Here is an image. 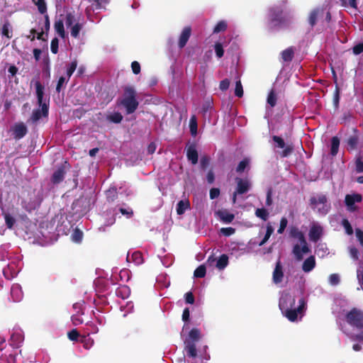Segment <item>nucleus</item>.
<instances>
[{
    "label": "nucleus",
    "mask_w": 363,
    "mask_h": 363,
    "mask_svg": "<svg viewBox=\"0 0 363 363\" xmlns=\"http://www.w3.org/2000/svg\"><path fill=\"white\" fill-rule=\"evenodd\" d=\"M288 5L287 0H281L277 4L270 7L268 11V28L274 30L289 27L292 23L293 16L289 12H285Z\"/></svg>",
    "instance_id": "1"
},
{
    "label": "nucleus",
    "mask_w": 363,
    "mask_h": 363,
    "mask_svg": "<svg viewBox=\"0 0 363 363\" xmlns=\"http://www.w3.org/2000/svg\"><path fill=\"white\" fill-rule=\"evenodd\" d=\"M123 99L120 101V104L125 108L127 114L134 113L139 105L136 99V91L133 86H127L123 89Z\"/></svg>",
    "instance_id": "2"
},
{
    "label": "nucleus",
    "mask_w": 363,
    "mask_h": 363,
    "mask_svg": "<svg viewBox=\"0 0 363 363\" xmlns=\"http://www.w3.org/2000/svg\"><path fill=\"white\" fill-rule=\"evenodd\" d=\"M348 324L359 329H363V311L356 308H352L346 315Z\"/></svg>",
    "instance_id": "3"
},
{
    "label": "nucleus",
    "mask_w": 363,
    "mask_h": 363,
    "mask_svg": "<svg viewBox=\"0 0 363 363\" xmlns=\"http://www.w3.org/2000/svg\"><path fill=\"white\" fill-rule=\"evenodd\" d=\"M306 307V301L303 298H301L298 301V306L297 308H293L291 309L286 310L281 312L283 315L291 322L297 320L298 315H303V312Z\"/></svg>",
    "instance_id": "4"
},
{
    "label": "nucleus",
    "mask_w": 363,
    "mask_h": 363,
    "mask_svg": "<svg viewBox=\"0 0 363 363\" xmlns=\"http://www.w3.org/2000/svg\"><path fill=\"white\" fill-rule=\"evenodd\" d=\"M327 198L325 195H319L318 197L313 196L310 199V205L313 208H317L318 212L322 215H325L328 212L327 206Z\"/></svg>",
    "instance_id": "5"
},
{
    "label": "nucleus",
    "mask_w": 363,
    "mask_h": 363,
    "mask_svg": "<svg viewBox=\"0 0 363 363\" xmlns=\"http://www.w3.org/2000/svg\"><path fill=\"white\" fill-rule=\"evenodd\" d=\"M296 298L289 293L282 294L279 299V306L281 312L295 308Z\"/></svg>",
    "instance_id": "6"
},
{
    "label": "nucleus",
    "mask_w": 363,
    "mask_h": 363,
    "mask_svg": "<svg viewBox=\"0 0 363 363\" xmlns=\"http://www.w3.org/2000/svg\"><path fill=\"white\" fill-rule=\"evenodd\" d=\"M272 140L276 143L277 147L284 149L281 153V156L282 157H287L293 152L294 145L292 144H288L286 145L282 138L277 135H273Z\"/></svg>",
    "instance_id": "7"
},
{
    "label": "nucleus",
    "mask_w": 363,
    "mask_h": 363,
    "mask_svg": "<svg viewBox=\"0 0 363 363\" xmlns=\"http://www.w3.org/2000/svg\"><path fill=\"white\" fill-rule=\"evenodd\" d=\"M41 108H36L33 111L30 120L35 123L42 117H48L49 113V104H38Z\"/></svg>",
    "instance_id": "8"
},
{
    "label": "nucleus",
    "mask_w": 363,
    "mask_h": 363,
    "mask_svg": "<svg viewBox=\"0 0 363 363\" xmlns=\"http://www.w3.org/2000/svg\"><path fill=\"white\" fill-rule=\"evenodd\" d=\"M300 243L301 245V247L298 244H296L293 247V250H292L293 254L294 255L296 259L298 261H301L303 259V254H307L311 252V250L308 247L306 240H305V242H300Z\"/></svg>",
    "instance_id": "9"
},
{
    "label": "nucleus",
    "mask_w": 363,
    "mask_h": 363,
    "mask_svg": "<svg viewBox=\"0 0 363 363\" xmlns=\"http://www.w3.org/2000/svg\"><path fill=\"white\" fill-rule=\"evenodd\" d=\"M12 135L13 138L18 140L23 138L28 133L26 125L23 123H16L11 128Z\"/></svg>",
    "instance_id": "10"
},
{
    "label": "nucleus",
    "mask_w": 363,
    "mask_h": 363,
    "mask_svg": "<svg viewBox=\"0 0 363 363\" xmlns=\"http://www.w3.org/2000/svg\"><path fill=\"white\" fill-rule=\"evenodd\" d=\"M324 14V9L323 7H317L311 11L308 21L310 26L313 28L319 17L323 16Z\"/></svg>",
    "instance_id": "11"
},
{
    "label": "nucleus",
    "mask_w": 363,
    "mask_h": 363,
    "mask_svg": "<svg viewBox=\"0 0 363 363\" xmlns=\"http://www.w3.org/2000/svg\"><path fill=\"white\" fill-rule=\"evenodd\" d=\"M362 201V196L359 194H347L345 199V204L350 211L355 209V203H360Z\"/></svg>",
    "instance_id": "12"
},
{
    "label": "nucleus",
    "mask_w": 363,
    "mask_h": 363,
    "mask_svg": "<svg viewBox=\"0 0 363 363\" xmlns=\"http://www.w3.org/2000/svg\"><path fill=\"white\" fill-rule=\"evenodd\" d=\"M186 157L189 162L194 165L198 163L199 154L196 150V145L191 144L186 147Z\"/></svg>",
    "instance_id": "13"
},
{
    "label": "nucleus",
    "mask_w": 363,
    "mask_h": 363,
    "mask_svg": "<svg viewBox=\"0 0 363 363\" xmlns=\"http://www.w3.org/2000/svg\"><path fill=\"white\" fill-rule=\"evenodd\" d=\"M323 235V228L319 225L313 224L309 230V239L313 242H318Z\"/></svg>",
    "instance_id": "14"
},
{
    "label": "nucleus",
    "mask_w": 363,
    "mask_h": 363,
    "mask_svg": "<svg viewBox=\"0 0 363 363\" xmlns=\"http://www.w3.org/2000/svg\"><path fill=\"white\" fill-rule=\"evenodd\" d=\"M235 181L237 183V188L235 190L236 193L238 194H244L249 191L250 188V184L247 179H243L237 177Z\"/></svg>",
    "instance_id": "15"
},
{
    "label": "nucleus",
    "mask_w": 363,
    "mask_h": 363,
    "mask_svg": "<svg viewBox=\"0 0 363 363\" xmlns=\"http://www.w3.org/2000/svg\"><path fill=\"white\" fill-rule=\"evenodd\" d=\"M284 277L283 267L281 261L279 259L273 272V281L275 284H279L282 281Z\"/></svg>",
    "instance_id": "16"
},
{
    "label": "nucleus",
    "mask_w": 363,
    "mask_h": 363,
    "mask_svg": "<svg viewBox=\"0 0 363 363\" xmlns=\"http://www.w3.org/2000/svg\"><path fill=\"white\" fill-rule=\"evenodd\" d=\"M191 34V28L190 26L185 27L179 36L178 46L180 49L183 48L187 43Z\"/></svg>",
    "instance_id": "17"
},
{
    "label": "nucleus",
    "mask_w": 363,
    "mask_h": 363,
    "mask_svg": "<svg viewBox=\"0 0 363 363\" xmlns=\"http://www.w3.org/2000/svg\"><path fill=\"white\" fill-rule=\"evenodd\" d=\"M65 166H60L57 168L56 171L54 172V173L52 175L51 177V182L55 184H57L62 182L65 178Z\"/></svg>",
    "instance_id": "18"
},
{
    "label": "nucleus",
    "mask_w": 363,
    "mask_h": 363,
    "mask_svg": "<svg viewBox=\"0 0 363 363\" xmlns=\"http://www.w3.org/2000/svg\"><path fill=\"white\" fill-rule=\"evenodd\" d=\"M184 345V350L186 352L187 356L195 358L197 356L196 344L190 340H185Z\"/></svg>",
    "instance_id": "19"
},
{
    "label": "nucleus",
    "mask_w": 363,
    "mask_h": 363,
    "mask_svg": "<svg viewBox=\"0 0 363 363\" xmlns=\"http://www.w3.org/2000/svg\"><path fill=\"white\" fill-rule=\"evenodd\" d=\"M35 86L38 104H48L46 101H43L44 86L40 82L36 81L35 82Z\"/></svg>",
    "instance_id": "20"
},
{
    "label": "nucleus",
    "mask_w": 363,
    "mask_h": 363,
    "mask_svg": "<svg viewBox=\"0 0 363 363\" xmlns=\"http://www.w3.org/2000/svg\"><path fill=\"white\" fill-rule=\"evenodd\" d=\"M289 236L292 238L298 239L300 242H305L306 240L303 233L299 230L296 226L290 227Z\"/></svg>",
    "instance_id": "21"
},
{
    "label": "nucleus",
    "mask_w": 363,
    "mask_h": 363,
    "mask_svg": "<svg viewBox=\"0 0 363 363\" xmlns=\"http://www.w3.org/2000/svg\"><path fill=\"white\" fill-rule=\"evenodd\" d=\"M216 213L220 219L225 223H231L235 218V215L226 209L219 210Z\"/></svg>",
    "instance_id": "22"
},
{
    "label": "nucleus",
    "mask_w": 363,
    "mask_h": 363,
    "mask_svg": "<svg viewBox=\"0 0 363 363\" xmlns=\"http://www.w3.org/2000/svg\"><path fill=\"white\" fill-rule=\"evenodd\" d=\"M315 267V259L313 255H311L306 258L303 264L302 269L304 272H309L312 271Z\"/></svg>",
    "instance_id": "23"
},
{
    "label": "nucleus",
    "mask_w": 363,
    "mask_h": 363,
    "mask_svg": "<svg viewBox=\"0 0 363 363\" xmlns=\"http://www.w3.org/2000/svg\"><path fill=\"white\" fill-rule=\"evenodd\" d=\"M189 208H190L189 201L188 199L181 200L177 204V213L178 215H182Z\"/></svg>",
    "instance_id": "24"
},
{
    "label": "nucleus",
    "mask_w": 363,
    "mask_h": 363,
    "mask_svg": "<svg viewBox=\"0 0 363 363\" xmlns=\"http://www.w3.org/2000/svg\"><path fill=\"white\" fill-rule=\"evenodd\" d=\"M281 56L284 62H291L294 57V49L293 47H289L281 52Z\"/></svg>",
    "instance_id": "25"
},
{
    "label": "nucleus",
    "mask_w": 363,
    "mask_h": 363,
    "mask_svg": "<svg viewBox=\"0 0 363 363\" xmlns=\"http://www.w3.org/2000/svg\"><path fill=\"white\" fill-rule=\"evenodd\" d=\"M54 28L55 32L59 35L60 38H65L66 33L64 28V22L62 20L59 19L55 21L54 24Z\"/></svg>",
    "instance_id": "26"
},
{
    "label": "nucleus",
    "mask_w": 363,
    "mask_h": 363,
    "mask_svg": "<svg viewBox=\"0 0 363 363\" xmlns=\"http://www.w3.org/2000/svg\"><path fill=\"white\" fill-rule=\"evenodd\" d=\"M10 340L11 342V345L13 347H18L23 340V337L21 333H13L11 336Z\"/></svg>",
    "instance_id": "27"
},
{
    "label": "nucleus",
    "mask_w": 363,
    "mask_h": 363,
    "mask_svg": "<svg viewBox=\"0 0 363 363\" xmlns=\"http://www.w3.org/2000/svg\"><path fill=\"white\" fill-rule=\"evenodd\" d=\"M228 264V256L225 254H223L220 256L218 259L216 261V267L222 270L225 268Z\"/></svg>",
    "instance_id": "28"
},
{
    "label": "nucleus",
    "mask_w": 363,
    "mask_h": 363,
    "mask_svg": "<svg viewBox=\"0 0 363 363\" xmlns=\"http://www.w3.org/2000/svg\"><path fill=\"white\" fill-rule=\"evenodd\" d=\"M106 200L108 202H113L118 198V191L116 188L111 187L106 191Z\"/></svg>",
    "instance_id": "29"
},
{
    "label": "nucleus",
    "mask_w": 363,
    "mask_h": 363,
    "mask_svg": "<svg viewBox=\"0 0 363 363\" xmlns=\"http://www.w3.org/2000/svg\"><path fill=\"white\" fill-rule=\"evenodd\" d=\"M340 139L337 136H334L331 139V149L330 154L333 156H335L339 150Z\"/></svg>",
    "instance_id": "30"
},
{
    "label": "nucleus",
    "mask_w": 363,
    "mask_h": 363,
    "mask_svg": "<svg viewBox=\"0 0 363 363\" xmlns=\"http://www.w3.org/2000/svg\"><path fill=\"white\" fill-rule=\"evenodd\" d=\"M1 33L4 36L10 39L12 38L11 26L9 21H6L1 26Z\"/></svg>",
    "instance_id": "31"
},
{
    "label": "nucleus",
    "mask_w": 363,
    "mask_h": 363,
    "mask_svg": "<svg viewBox=\"0 0 363 363\" xmlns=\"http://www.w3.org/2000/svg\"><path fill=\"white\" fill-rule=\"evenodd\" d=\"M116 294L118 296L125 299L128 297L130 294V289L127 286H121L116 289Z\"/></svg>",
    "instance_id": "32"
},
{
    "label": "nucleus",
    "mask_w": 363,
    "mask_h": 363,
    "mask_svg": "<svg viewBox=\"0 0 363 363\" xmlns=\"http://www.w3.org/2000/svg\"><path fill=\"white\" fill-rule=\"evenodd\" d=\"M200 339V331L197 328H192L189 333V337L186 340H190L191 341H193V342H196L199 341Z\"/></svg>",
    "instance_id": "33"
},
{
    "label": "nucleus",
    "mask_w": 363,
    "mask_h": 363,
    "mask_svg": "<svg viewBox=\"0 0 363 363\" xmlns=\"http://www.w3.org/2000/svg\"><path fill=\"white\" fill-rule=\"evenodd\" d=\"M82 23H79V22H76L74 23V25L72 26L71 31H70L71 35L74 38H78L79 35V32L82 30Z\"/></svg>",
    "instance_id": "34"
},
{
    "label": "nucleus",
    "mask_w": 363,
    "mask_h": 363,
    "mask_svg": "<svg viewBox=\"0 0 363 363\" xmlns=\"http://www.w3.org/2000/svg\"><path fill=\"white\" fill-rule=\"evenodd\" d=\"M255 216L262 220L266 221L269 218V212L264 208H257L255 211Z\"/></svg>",
    "instance_id": "35"
},
{
    "label": "nucleus",
    "mask_w": 363,
    "mask_h": 363,
    "mask_svg": "<svg viewBox=\"0 0 363 363\" xmlns=\"http://www.w3.org/2000/svg\"><path fill=\"white\" fill-rule=\"evenodd\" d=\"M130 259L136 265H140L143 262V255L139 251L134 252L132 254Z\"/></svg>",
    "instance_id": "36"
},
{
    "label": "nucleus",
    "mask_w": 363,
    "mask_h": 363,
    "mask_svg": "<svg viewBox=\"0 0 363 363\" xmlns=\"http://www.w3.org/2000/svg\"><path fill=\"white\" fill-rule=\"evenodd\" d=\"M277 98L275 91L272 89L268 94L267 99V103L270 105L271 107H274L277 104Z\"/></svg>",
    "instance_id": "37"
},
{
    "label": "nucleus",
    "mask_w": 363,
    "mask_h": 363,
    "mask_svg": "<svg viewBox=\"0 0 363 363\" xmlns=\"http://www.w3.org/2000/svg\"><path fill=\"white\" fill-rule=\"evenodd\" d=\"M107 119L114 123H119L123 120V116L119 112H115L107 116Z\"/></svg>",
    "instance_id": "38"
},
{
    "label": "nucleus",
    "mask_w": 363,
    "mask_h": 363,
    "mask_svg": "<svg viewBox=\"0 0 363 363\" xmlns=\"http://www.w3.org/2000/svg\"><path fill=\"white\" fill-rule=\"evenodd\" d=\"M206 266L204 264H201L195 269L194 276L196 278H203L206 276Z\"/></svg>",
    "instance_id": "39"
},
{
    "label": "nucleus",
    "mask_w": 363,
    "mask_h": 363,
    "mask_svg": "<svg viewBox=\"0 0 363 363\" xmlns=\"http://www.w3.org/2000/svg\"><path fill=\"white\" fill-rule=\"evenodd\" d=\"M3 215L7 228H12L16 223L15 218L8 213H4Z\"/></svg>",
    "instance_id": "40"
},
{
    "label": "nucleus",
    "mask_w": 363,
    "mask_h": 363,
    "mask_svg": "<svg viewBox=\"0 0 363 363\" xmlns=\"http://www.w3.org/2000/svg\"><path fill=\"white\" fill-rule=\"evenodd\" d=\"M77 60H74L67 65L66 74L68 77V79L71 77V76L77 69Z\"/></svg>",
    "instance_id": "41"
},
{
    "label": "nucleus",
    "mask_w": 363,
    "mask_h": 363,
    "mask_svg": "<svg viewBox=\"0 0 363 363\" xmlns=\"http://www.w3.org/2000/svg\"><path fill=\"white\" fill-rule=\"evenodd\" d=\"M250 160L248 158H244L242 161L240 162L238 165L236 167V172L238 173H242L245 171V169L249 166Z\"/></svg>",
    "instance_id": "42"
},
{
    "label": "nucleus",
    "mask_w": 363,
    "mask_h": 363,
    "mask_svg": "<svg viewBox=\"0 0 363 363\" xmlns=\"http://www.w3.org/2000/svg\"><path fill=\"white\" fill-rule=\"evenodd\" d=\"M34 4L38 6V11L44 14L47 12V6L45 0H33Z\"/></svg>",
    "instance_id": "43"
},
{
    "label": "nucleus",
    "mask_w": 363,
    "mask_h": 363,
    "mask_svg": "<svg viewBox=\"0 0 363 363\" xmlns=\"http://www.w3.org/2000/svg\"><path fill=\"white\" fill-rule=\"evenodd\" d=\"M74 23H76V18L72 12H67L65 16V24L67 28L72 26Z\"/></svg>",
    "instance_id": "44"
},
{
    "label": "nucleus",
    "mask_w": 363,
    "mask_h": 363,
    "mask_svg": "<svg viewBox=\"0 0 363 363\" xmlns=\"http://www.w3.org/2000/svg\"><path fill=\"white\" fill-rule=\"evenodd\" d=\"M227 28V23L224 21H219L213 29V33H218L225 30Z\"/></svg>",
    "instance_id": "45"
},
{
    "label": "nucleus",
    "mask_w": 363,
    "mask_h": 363,
    "mask_svg": "<svg viewBox=\"0 0 363 363\" xmlns=\"http://www.w3.org/2000/svg\"><path fill=\"white\" fill-rule=\"evenodd\" d=\"M210 157L207 155H203L200 160V166L203 170H206L210 164Z\"/></svg>",
    "instance_id": "46"
},
{
    "label": "nucleus",
    "mask_w": 363,
    "mask_h": 363,
    "mask_svg": "<svg viewBox=\"0 0 363 363\" xmlns=\"http://www.w3.org/2000/svg\"><path fill=\"white\" fill-rule=\"evenodd\" d=\"M216 55L218 58H221L224 55V50L223 45L220 43H216L214 45Z\"/></svg>",
    "instance_id": "47"
},
{
    "label": "nucleus",
    "mask_w": 363,
    "mask_h": 363,
    "mask_svg": "<svg viewBox=\"0 0 363 363\" xmlns=\"http://www.w3.org/2000/svg\"><path fill=\"white\" fill-rule=\"evenodd\" d=\"M189 128L191 135H196L197 133V123L195 116L191 118Z\"/></svg>",
    "instance_id": "48"
},
{
    "label": "nucleus",
    "mask_w": 363,
    "mask_h": 363,
    "mask_svg": "<svg viewBox=\"0 0 363 363\" xmlns=\"http://www.w3.org/2000/svg\"><path fill=\"white\" fill-rule=\"evenodd\" d=\"M235 95L239 98H241L243 96L242 85L240 80L237 81L235 83Z\"/></svg>",
    "instance_id": "49"
},
{
    "label": "nucleus",
    "mask_w": 363,
    "mask_h": 363,
    "mask_svg": "<svg viewBox=\"0 0 363 363\" xmlns=\"http://www.w3.org/2000/svg\"><path fill=\"white\" fill-rule=\"evenodd\" d=\"M22 207L27 211L31 212L33 210L35 209L36 204L34 202H28L27 203L26 201H22L21 202Z\"/></svg>",
    "instance_id": "50"
},
{
    "label": "nucleus",
    "mask_w": 363,
    "mask_h": 363,
    "mask_svg": "<svg viewBox=\"0 0 363 363\" xmlns=\"http://www.w3.org/2000/svg\"><path fill=\"white\" fill-rule=\"evenodd\" d=\"M288 224V220L286 217H282L280 220L279 228L277 230L279 234H282L286 229Z\"/></svg>",
    "instance_id": "51"
},
{
    "label": "nucleus",
    "mask_w": 363,
    "mask_h": 363,
    "mask_svg": "<svg viewBox=\"0 0 363 363\" xmlns=\"http://www.w3.org/2000/svg\"><path fill=\"white\" fill-rule=\"evenodd\" d=\"M356 171L359 173L363 172V153L357 158Z\"/></svg>",
    "instance_id": "52"
},
{
    "label": "nucleus",
    "mask_w": 363,
    "mask_h": 363,
    "mask_svg": "<svg viewBox=\"0 0 363 363\" xmlns=\"http://www.w3.org/2000/svg\"><path fill=\"white\" fill-rule=\"evenodd\" d=\"M342 224L343 227L345 228L347 234H348V235L353 234L352 227L347 219H343L342 221Z\"/></svg>",
    "instance_id": "53"
},
{
    "label": "nucleus",
    "mask_w": 363,
    "mask_h": 363,
    "mask_svg": "<svg viewBox=\"0 0 363 363\" xmlns=\"http://www.w3.org/2000/svg\"><path fill=\"white\" fill-rule=\"evenodd\" d=\"M358 143V137L357 135H352L347 140V145L352 148L357 147Z\"/></svg>",
    "instance_id": "54"
},
{
    "label": "nucleus",
    "mask_w": 363,
    "mask_h": 363,
    "mask_svg": "<svg viewBox=\"0 0 363 363\" xmlns=\"http://www.w3.org/2000/svg\"><path fill=\"white\" fill-rule=\"evenodd\" d=\"M68 338L72 341H77L79 337V333L77 329H72L67 333Z\"/></svg>",
    "instance_id": "55"
},
{
    "label": "nucleus",
    "mask_w": 363,
    "mask_h": 363,
    "mask_svg": "<svg viewBox=\"0 0 363 363\" xmlns=\"http://www.w3.org/2000/svg\"><path fill=\"white\" fill-rule=\"evenodd\" d=\"M59 40L57 38H54L51 40L50 49L53 54H57L58 52Z\"/></svg>",
    "instance_id": "56"
},
{
    "label": "nucleus",
    "mask_w": 363,
    "mask_h": 363,
    "mask_svg": "<svg viewBox=\"0 0 363 363\" xmlns=\"http://www.w3.org/2000/svg\"><path fill=\"white\" fill-rule=\"evenodd\" d=\"M340 281V277L337 274H332L329 276V282L333 286L339 284Z\"/></svg>",
    "instance_id": "57"
},
{
    "label": "nucleus",
    "mask_w": 363,
    "mask_h": 363,
    "mask_svg": "<svg viewBox=\"0 0 363 363\" xmlns=\"http://www.w3.org/2000/svg\"><path fill=\"white\" fill-rule=\"evenodd\" d=\"M220 233L225 236H230L235 233V229L232 227L222 228Z\"/></svg>",
    "instance_id": "58"
},
{
    "label": "nucleus",
    "mask_w": 363,
    "mask_h": 363,
    "mask_svg": "<svg viewBox=\"0 0 363 363\" xmlns=\"http://www.w3.org/2000/svg\"><path fill=\"white\" fill-rule=\"evenodd\" d=\"M273 203L272 201V189L271 188L268 189L267 191V198L265 204L267 206H271Z\"/></svg>",
    "instance_id": "59"
},
{
    "label": "nucleus",
    "mask_w": 363,
    "mask_h": 363,
    "mask_svg": "<svg viewBox=\"0 0 363 363\" xmlns=\"http://www.w3.org/2000/svg\"><path fill=\"white\" fill-rule=\"evenodd\" d=\"M69 79L66 80V78L65 77H60L58 79V82L57 83L56 86V91L57 93H60L61 91L62 86L64 85L65 83H66Z\"/></svg>",
    "instance_id": "60"
},
{
    "label": "nucleus",
    "mask_w": 363,
    "mask_h": 363,
    "mask_svg": "<svg viewBox=\"0 0 363 363\" xmlns=\"http://www.w3.org/2000/svg\"><path fill=\"white\" fill-rule=\"evenodd\" d=\"M185 301L186 303L193 304L194 303L195 298L193 293L191 291H189L185 294Z\"/></svg>",
    "instance_id": "61"
},
{
    "label": "nucleus",
    "mask_w": 363,
    "mask_h": 363,
    "mask_svg": "<svg viewBox=\"0 0 363 363\" xmlns=\"http://www.w3.org/2000/svg\"><path fill=\"white\" fill-rule=\"evenodd\" d=\"M132 71L135 74H138L140 72V65L137 61H133L131 63Z\"/></svg>",
    "instance_id": "62"
},
{
    "label": "nucleus",
    "mask_w": 363,
    "mask_h": 363,
    "mask_svg": "<svg viewBox=\"0 0 363 363\" xmlns=\"http://www.w3.org/2000/svg\"><path fill=\"white\" fill-rule=\"evenodd\" d=\"M230 86V80L228 79H224L220 82L219 88L222 91H226Z\"/></svg>",
    "instance_id": "63"
},
{
    "label": "nucleus",
    "mask_w": 363,
    "mask_h": 363,
    "mask_svg": "<svg viewBox=\"0 0 363 363\" xmlns=\"http://www.w3.org/2000/svg\"><path fill=\"white\" fill-rule=\"evenodd\" d=\"M354 55H359L363 52V43H359L354 45L352 48Z\"/></svg>",
    "instance_id": "64"
}]
</instances>
